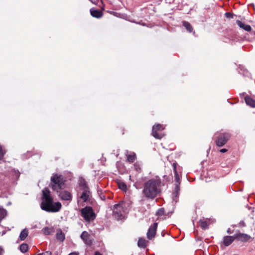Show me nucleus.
<instances>
[{
	"label": "nucleus",
	"mask_w": 255,
	"mask_h": 255,
	"mask_svg": "<svg viewBox=\"0 0 255 255\" xmlns=\"http://www.w3.org/2000/svg\"><path fill=\"white\" fill-rule=\"evenodd\" d=\"M161 180L159 176H155L145 181L143 184L142 194L148 199H154L160 192Z\"/></svg>",
	"instance_id": "f257e3e1"
},
{
	"label": "nucleus",
	"mask_w": 255,
	"mask_h": 255,
	"mask_svg": "<svg viewBox=\"0 0 255 255\" xmlns=\"http://www.w3.org/2000/svg\"><path fill=\"white\" fill-rule=\"evenodd\" d=\"M60 202H54L50 192L47 188H44L42 191V202L40 207L42 210L48 212H57L61 208Z\"/></svg>",
	"instance_id": "f03ea898"
},
{
	"label": "nucleus",
	"mask_w": 255,
	"mask_h": 255,
	"mask_svg": "<svg viewBox=\"0 0 255 255\" xmlns=\"http://www.w3.org/2000/svg\"><path fill=\"white\" fill-rule=\"evenodd\" d=\"M64 180L61 175L53 174L51 177L50 186L54 191L58 192L62 189L64 184Z\"/></svg>",
	"instance_id": "7ed1b4c3"
},
{
	"label": "nucleus",
	"mask_w": 255,
	"mask_h": 255,
	"mask_svg": "<svg viewBox=\"0 0 255 255\" xmlns=\"http://www.w3.org/2000/svg\"><path fill=\"white\" fill-rule=\"evenodd\" d=\"M80 212L82 217L87 222L90 223L96 218V214L91 207L86 206L82 209Z\"/></svg>",
	"instance_id": "20e7f679"
},
{
	"label": "nucleus",
	"mask_w": 255,
	"mask_h": 255,
	"mask_svg": "<svg viewBox=\"0 0 255 255\" xmlns=\"http://www.w3.org/2000/svg\"><path fill=\"white\" fill-rule=\"evenodd\" d=\"M215 136L216 144L220 147L225 145L230 138V134L227 132H217Z\"/></svg>",
	"instance_id": "39448f33"
},
{
	"label": "nucleus",
	"mask_w": 255,
	"mask_h": 255,
	"mask_svg": "<svg viewBox=\"0 0 255 255\" xmlns=\"http://www.w3.org/2000/svg\"><path fill=\"white\" fill-rule=\"evenodd\" d=\"M165 127L161 124H156L153 126L152 130V135L157 139H161L164 134L161 132L164 129Z\"/></svg>",
	"instance_id": "423d86ee"
},
{
	"label": "nucleus",
	"mask_w": 255,
	"mask_h": 255,
	"mask_svg": "<svg viewBox=\"0 0 255 255\" xmlns=\"http://www.w3.org/2000/svg\"><path fill=\"white\" fill-rule=\"evenodd\" d=\"M124 209L122 203H119L114 206L113 208V215L115 218L119 220L123 216Z\"/></svg>",
	"instance_id": "0eeeda50"
},
{
	"label": "nucleus",
	"mask_w": 255,
	"mask_h": 255,
	"mask_svg": "<svg viewBox=\"0 0 255 255\" xmlns=\"http://www.w3.org/2000/svg\"><path fill=\"white\" fill-rule=\"evenodd\" d=\"M236 240L243 242H248L251 239V237L246 234L237 233L235 234Z\"/></svg>",
	"instance_id": "6e6552de"
},
{
	"label": "nucleus",
	"mask_w": 255,
	"mask_h": 255,
	"mask_svg": "<svg viewBox=\"0 0 255 255\" xmlns=\"http://www.w3.org/2000/svg\"><path fill=\"white\" fill-rule=\"evenodd\" d=\"M157 227V223H154L153 225L150 227V228H149L148 232L147 233V238L149 240H151L154 237L156 234Z\"/></svg>",
	"instance_id": "1a4fd4ad"
},
{
	"label": "nucleus",
	"mask_w": 255,
	"mask_h": 255,
	"mask_svg": "<svg viewBox=\"0 0 255 255\" xmlns=\"http://www.w3.org/2000/svg\"><path fill=\"white\" fill-rule=\"evenodd\" d=\"M80 237L86 245L91 246L92 244V241L90 239V236L86 231L83 232Z\"/></svg>",
	"instance_id": "9d476101"
},
{
	"label": "nucleus",
	"mask_w": 255,
	"mask_h": 255,
	"mask_svg": "<svg viewBox=\"0 0 255 255\" xmlns=\"http://www.w3.org/2000/svg\"><path fill=\"white\" fill-rule=\"evenodd\" d=\"M61 200L71 201L72 198L71 194L67 191H62L60 192L59 195Z\"/></svg>",
	"instance_id": "9b49d317"
},
{
	"label": "nucleus",
	"mask_w": 255,
	"mask_h": 255,
	"mask_svg": "<svg viewBox=\"0 0 255 255\" xmlns=\"http://www.w3.org/2000/svg\"><path fill=\"white\" fill-rule=\"evenodd\" d=\"M91 193L89 189L83 190L82 194L80 196V199L83 202H87L90 200Z\"/></svg>",
	"instance_id": "f8f14e48"
},
{
	"label": "nucleus",
	"mask_w": 255,
	"mask_h": 255,
	"mask_svg": "<svg viewBox=\"0 0 255 255\" xmlns=\"http://www.w3.org/2000/svg\"><path fill=\"white\" fill-rule=\"evenodd\" d=\"M236 240L235 236H227L223 238V244L225 246H229Z\"/></svg>",
	"instance_id": "ddd939ff"
},
{
	"label": "nucleus",
	"mask_w": 255,
	"mask_h": 255,
	"mask_svg": "<svg viewBox=\"0 0 255 255\" xmlns=\"http://www.w3.org/2000/svg\"><path fill=\"white\" fill-rule=\"evenodd\" d=\"M126 155L127 157V161L130 163H133L136 158V154L133 152L127 151Z\"/></svg>",
	"instance_id": "4468645a"
},
{
	"label": "nucleus",
	"mask_w": 255,
	"mask_h": 255,
	"mask_svg": "<svg viewBox=\"0 0 255 255\" xmlns=\"http://www.w3.org/2000/svg\"><path fill=\"white\" fill-rule=\"evenodd\" d=\"M245 101L246 104L251 107H255V100L253 99L249 96H246L245 97Z\"/></svg>",
	"instance_id": "2eb2a0df"
},
{
	"label": "nucleus",
	"mask_w": 255,
	"mask_h": 255,
	"mask_svg": "<svg viewBox=\"0 0 255 255\" xmlns=\"http://www.w3.org/2000/svg\"><path fill=\"white\" fill-rule=\"evenodd\" d=\"M236 22L240 27L247 31H250L252 30V27L250 25L246 24L239 20H237Z\"/></svg>",
	"instance_id": "dca6fc26"
},
{
	"label": "nucleus",
	"mask_w": 255,
	"mask_h": 255,
	"mask_svg": "<svg viewBox=\"0 0 255 255\" xmlns=\"http://www.w3.org/2000/svg\"><path fill=\"white\" fill-rule=\"evenodd\" d=\"M28 231L27 229H24L20 233L19 239L20 241H24L26 238L28 236Z\"/></svg>",
	"instance_id": "f3484780"
},
{
	"label": "nucleus",
	"mask_w": 255,
	"mask_h": 255,
	"mask_svg": "<svg viewBox=\"0 0 255 255\" xmlns=\"http://www.w3.org/2000/svg\"><path fill=\"white\" fill-rule=\"evenodd\" d=\"M79 184L80 187H81L83 190L89 189V188L87 185L86 181L83 178H81L79 180Z\"/></svg>",
	"instance_id": "a211bd4d"
},
{
	"label": "nucleus",
	"mask_w": 255,
	"mask_h": 255,
	"mask_svg": "<svg viewBox=\"0 0 255 255\" xmlns=\"http://www.w3.org/2000/svg\"><path fill=\"white\" fill-rule=\"evenodd\" d=\"M91 14L92 16L96 17V18H100L102 17L103 14L102 12L99 10H92L91 9L90 10Z\"/></svg>",
	"instance_id": "6ab92c4d"
},
{
	"label": "nucleus",
	"mask_w": 255,
	"mask_h": 255,
	"mask_svg": "<svg viewBox=\"0 0 255 255\" xmlns=\"http://www.w3.org/2000/svg\"><path fill=\"white\" fill-rule=\"evenodd\" d=\"M56 239L60 242H63L65 239V234L62 232L61 230L58 231L56 234Z\"/></svg>",
	"instance_id": "aec40b11"
},
{
	"label": "nucleus",
	"mask_w": 255,
	"mask_h": 255,
	"mask_svg": "<svg viewBox=\"0 0 255 255\" xmlns=\"http://www.w3.org/2000/svg\"><path fill=\"white\" fill-rule=\"evenodd\" d=\"M173 167V170L174 172L175 175V179L176 182L179 184V181H180V176L179 174L177 173V164L176 163H174L172 164Z\"/></svg>",
	"instance_id": "412c9836"
},
{
	"label": "nucleus",
	"mask_w": 255,
	"mask_h": 255,
	"mask_svg": "<svg viewBox=\"0 0 255 255\" xmlns=\"http://www.w3.org/2000/svg\"><path fill=\"white\" fill-rule=\"evenodd\" d=\"M137 245L139 248H145L147 246L146 240L142 238H139L137 242Z\"/></svg>",
	"instance_id": "4be33fe9"
},
{
	"label": "nucleus",
	"mask_w": 255,
	"mask_h": 255,
	"mask_svg": "<svg viewBox=\"0 0 255 255\" xmlns=\"http://www.w3.org/2000/svg\"><path fill=\"white\" fill-rule=\"evenodd\" d=\"M179 185L177 184L175 186L174 192L173 193V200H176V199L178 197L179 194Z\"/></svg>",
	"instance_id": "5701e85b"
},
{
	"label": "nucleus",
	"mask_w": 255,
	"mask_h": 255,
	"mask_svg": "<svg viewBox=\"0 0 255 255\" xmlns=\"http://www.w3.org/2000/svg\"><path fill=\"white\" fill-rule=\"evenodd\" d=\"M199 225L202 229L205 230L208 228L209 224L206 220L203 219L199 221Z\"/></svg>",
	"instance_id": "b1692460"
},
{
	"label": "nucleus",
	"mask_w": 255,
	"mask_h": 255,
	"mask_svg": "<svg viewBox=\"0 0 255 255\" xmlns=\"http://www.w3.org/2000/svg\"><path fill=\"white\" fill-rule=\"evenodd\" d=\"M183 25L185 27L187 31L189 32H191L193 31V28L190 23L187 21H184L183 22Z\"/></svg>",
	"instance_id": "393cba45"
},
{
	"label": "nucleus",
	"mask_w": 255,
	"mask_h": 255,
	"mask_svg": "<svg viewBox=\"0 0 255 255\" xmlns=\"http://www.w3.org/2000/svg\"><path fill=\"white\" fill-rule=\"evenodd\" d=\"M53 228L49 227H45L42 229L43 233L45 235H49L53 232Z\"/></svg>",
	"instance_id": "a878e982"
},
{
	"label": "nucleus",
	"mask_w": 255,
	"mask_h": 255,
	"mask_svg": "<svg viewBox=\"0 0 255 255\" xmlns=\"http://www.w3.org/2000/svg\"><path fill=\"white\" fill-rule=\"evenodd\" d=\"M28 247L26 244H22L19 246V249L22 253H25L28 251Z\"/></svg>",
	"instance_id": "bb28decb"
},
{
	"label": "nucleus",
	"mask_w": 255,
	"mask_h": 255,
	"mask_svg": "<svg viewBox=\"0 0 255 255\" xmlns=\"http://www.w3.org/2000/svg\"><path fill=\"white\" fill-rule=\"evenodd\" d=\"M134 170L138 173H140L141 171V164L140 163L137 162L133 165Z\"/></svg>",
	"instance_id": "cd10ccee"
},
{
	"label": "nucleus",
	"mask_w": 255,
	"mask_h": 255,
	"mask_svg": "<svg viewBox=\"0 0 255 255\" xmlns=\"http://www.w3.org/2000/svg\"><path fill=\"white\" fill-rule=\"evenodd\" d=\"M118 185L119 188L123 191H126L127 189V185L123 182H119Z\"/></svg>",
	"instance_id": "c85d7f7f"
},
{
	"label": "nucleus",
	"mask_w": 255,
	"mask_h": 255,
	"mask_svg": "<svg viewBox=\"0 0 255 255\" xmlns=\"http://www.w3.org/2000/svg\"><path fill=\"white\" fill-rule=\"evenodd\" d=\"M164 209L163 208L159 209L156 213V215L158 216H161L164 214Z\"/></svg>",
	"instance_id": "c756f323"
},
{
	"label": "nucleus",
	"mask_w": 255,
	"mask_h": 255,
	"mask_svg": "<svg viewBox=\"0 0 255 255\" xmlns=\"http://www.w3.org/2000/svg\"><path fill=\"white\" fill-rule=\"evenodd\" d=\"M225 16L227 18H233V14L230 12L225 13Z\"/></svg>",
	"instance_id": "7c9ffc66"
},
{
	"label": "nucleus",
	"mask_w": 255,
	"mask_h": 255,
	"mask_svg": "<svg viewBox=\"0 0 255 255\" xmlns=\"http://www.w3.org/2000/svg\"><path fill=\"white\" fill-rule=\"evenodd\" d=\"M246 226L244 221H241L239 224V226L240 227H245Z\"/></svg>",
	"instance_id": "2f4dec72"
},
{
	"label": "nucleus",
	"mask_w": 255,
	"mask_h": 255,
	"mask_svg": "<svg viewBox=\"0 0 255 255\" xmlns=\"http://www.w3.org/2000/svg\"><path fill=\"white\" fill-rule=\"evenodd\" d=\"M220 151L222 153H225L227 151V149L226 148L221 149Z\"/></svg>",
	"instance_id": "473e14b6"
},
{
	"label": "nucleus",
	"mask_w": 255,
	"mask_h": 255,
	"mask_svg": "<svg viewBox=\"0 0 255 255\" xmlns=\"http://www.w3.org/2000/svg\"><path fill=\"white\" fill-rule=\"evenodd\" d=\"M68 255H79V253L77 252H72Z\"/></svg>",
	"instance_id": "72a5a7b5"
},
{
	"label": "nucleus",
	"mask_w": 255,
	"mask_h": 255,
	"mask_svg": "<svg viewBox=\"0 0 255 255\" xmlns=\"http://www.w3.org/2000/svg\"><path fill=\"white\" fill-rule=\"evenodd\" d=\"M3 249L0 246V255H2L3 253Z\"/></svg>",
	"instance_id": "f704fd0d"
},
{
	"label": "nucleus",
	"mask_w": 255,
	"mask_h": 255,
	"mask_svg": "<svg viewBox=\"0 0 255 255\" xmlns=\"http://www.w3.org/2000/svg\"><path fill=\"white\" fill-rule=\"evenodd\" d=\"M227 233L228 234H232L233 233V231H231L230 228H229L227 231Z\"/></svg>",
	"instance_id": "c9c22d12"
},
{
	"label": "nucleus",
	"mask_w": 255,
	"mask_h": 255,
	"mask_svg": "<svg viewBox=\"0 0 255 255\" xmlns=\"http://www.w3.org/2000/svg\"><path fill=\"white\" fill-rule=\"evenodd\" d=\"M95 255H102L101 254H100L99 252H96L95 253Z\"/></svg>",
	"instance_id": "e433bc0d"
},
{
	"label": "nucleus",
	"mask_w": 255,
	"mask_h": 255,
	"mask_svg": "<svg viewBox=\"0 0 255 255\" xmlns=\"http://www.w3.org/2000/svg\"><path fill=\"white\" fill-rule=\"evenodd\" d=\"M78 204L79 205L80 204V200H78Z\"/></svg>",
	"instance_id": "4c0bfd02"
}]
</instances>
